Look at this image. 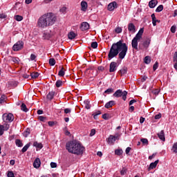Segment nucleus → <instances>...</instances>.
<instances>
[{
    "mask_svg": "<svg viewBox=\"0 0 177 177\" xmlns=\"http://www.w3.org/2000/svg\"><path fill=\"white\" fill-rule=\"evenodd\" d=\"M141 142L143 145H147L149 143V140L146 138H142Z\"/></svg>",
    "mask_w": 177,
    "mask_h": 177,
    "instance_id": "nucleus-50",
    "label": "nucleus"
},
{
    "mask_svg": "<svg viewBox=\"0 0 177 177\" xmlns=\"http://www.w3.org/2000/svg\"><path fill=\"white\" fill-rule=\"evenodd\" d=\"M143 28H140L138 31V32L136 35V36L133 37V39L131 41V46L133 49H136V50H139L138 48V42L142 39V37L143 35L144 32Z\"/></svg>",
    "mask_w": 177,
    "mask_h": 177,
    "instance_id": "nucleus-4",
    "label": "nucleus"
},
{
    "mask_svg": "<svg viewBox=\"0 0 177 177\" xmlns=\"http://www.w3.org/2000/svg\"><path fill=\"white\" fill-rule=\"evenodd\" d=\"M115 32H117V34H120V33L122 32V28L118 27L115 28Z\"/></svg>",
    "mask_w": 177,
    "mask_h": 177,
    "instance_id": "nucleus-47",
    "label": "nucleus"
},
{
    "mask_svg": "<svg viewBox=\"0 0 177 177\" xmlns=\"http://www.w3.org/2000/svg\"><path fill=\"white\" fill-rule=\"evenodd\" d=\"M48 124L49 127H53V125H55V122H53V121H49V122H48Z\"/></svg>",
    "mask_w": 177,
    "mask_h": 177,
    "instance_id": "nucleus-64",
    "label": "nucleus"
},
{
    "mask_svg": "<svg viewBox=\"0 0 177 177\" xmlns=\"http://www.w3.org/2000/svg\"><path fill=\"white\" fill-rule=\"evenodd\" d=\"M4 102H5V95H2L0 97V103L2 104V103H4Z\"/></svg>",
    "mask_w": 177,
    "mask_h": 177,
    "instance_id": "nucleus-60",
    "label": "nucleus"
},
{
    "mask_svg": "<svg viewBox=\"0 0 177 177\" xmlns=\"http://www.w3.org/2000/svg\"><path fill=\"white\" fill-rule=\"evenodd\" d=\"M66 10H67V8L62 7V8H60L59 12H61V13H66Z\"/></svg>",
    "mask_w": 177,
    "mask_h": 177,
    "instance_id": "nucleus-55",
    "label": "nucleus"
},
{
    "mask_svg": "<svg viewBox=\"0 0 177 177\" xmlns=\"http://www.w3.org/2000/svg\"><path fill=\"white\" fill-rule=\"evenodd\" d=\"M12 61L14 62V63L19 64V58L17 57H13Z\"/></svg>",
    "mask_w": 177,
    "mask_h": 177,
    "instance_id": "nucleus-63",
    "label": "nucleus"
},
{
    "mask_svg": "<svg viewBox=\"0 0 177 177\" xmlns=\"http://www.w3.org/2000/svg\"><path fill=\"white\" fill-rule=\"evenodd\" d=\"M3 127L4 131H8L9 128H10V126L9 125V124H5L4 125H3Z\"/></svg>",
    "mask_w": 177,
    "mask_h": 177,
    "instance_id": "nucleus-46",
    "label": "nucleus"
},
{
    "mask_svg": "<svg viewBox=\"0 0 177 177\" xmlns=\"http://www.w3.org/2000/svg\"><path fill=\"white\" fill-rule=\"evenodd\" d=\"M38 118H39V121H42V122H46V121L48 120L46 117H44V116H39Z\"/></svg>",
    "mask_w": 177,
    "mask_h": 177,
    "instance_id": "nucleus-40",
    "label": "nucleus"
},
{
    "mask_svg": "<svg viewBox=\"0 0 177 177\" xmlns=\"http://www.w3.org/2000/svg\"><path fill=\"white\" fill-rule=\"evenodd\" d=\"M14 19L17 21H21V20H23V16H21V15H15L14 17Z\"/></svg>",
    "mask_w": 177,
    "mask_h": 177,
    "instance_id": "nucleus-34",
    "label": "nucleus"
},
{
    "mask_svg": "<svg viewBox=\"0 0 177 177\" xmlns=\"http://www.w3.org/2000/svg\"><path fill=\"white\" fill-rule=\"evenodd\" d=\"M84 105L85 109H86L87 110H89V109H91V104L89 100H86L84 102Z\"/></svg>",
    "mask_w": 177,
    "mask_h": 177,
    "instance_id": "nucleus-24",
    "label": "nucleus"
},
{
    "mask_svg": "<svg viewBox=\"0 0 177 177\" xmlns=\"http://www.w3.org/2000/svg\"><path fill=\"white\" fill-rule=\"evenodd\" d=\"M173 62H177V52L174 53V55L173 57Z\"/></svg>",
    "mask_w": 177,
    "mask_h": 177,
    "instance_id": "nucleus-59",
    "label": "nucleus"
},
{
    "mask_svg": "<svg viewBox=\"0 0 177 177\" xmlns=\"http://www.w3.org/2000/svg\"><path fill=\"white\" fill-rule=\"evenodd\" d=\"M158 137L162 142H165V134L164 133V130H162L160 133H158Z\"/></svg>",
    "mask_w": 177,
    "mask_h": 177,
    "instance_id": "nucleus-16",
    "label": "nucleus"
},
{
    "mask_svg": "<svg viewBox=\"0 0 177 177\" xmlns=\"http://www.w3.org/2000/svg\"><path fill=\"white\" fill-rule=\"evenodd\" d=\"M63 131L66 136H71V133L68 131V129H67V127L64 128Z\"/></svg>",
    "mask_w": 177,
    "mask_h": 177,
    "instance_id": "nucleus-37",
    "label": "nucleus"
},
{
    "mask_svg": "<svg viewBox=\"0 0 177 177\" xmlns=\"http://www.w3.org/2000/svg\"><path fill=\"white\" fill-rule=\"evenodd\" d=\"M28 135H30V129H26V131L24 133V136H25V138H27V136H28Z\"/></svg>",
    "mask_w": 177,
    "mask_h": 177,
    "instance_id": "nucleus-52",
    "label": "nucleus"
},
{
    "mask_svg": "<svg viewBox=\"0 0 177 177\" xmlns=\"http://www.w3.org/2000/svg\"><path fill=\"white\" fill-rule=\"evenodd\" d=\"M127 72H128V68L125 66L119 71V73L121 74V75H124L127 74Z\"/></svg>",
    "mask_w": 177,
    "mask_h": 177,
    "instance_id": "nucleus-22",
    "label": "nucleus"
},
{
    "mask_svg": "<svg viewBox=\"0 0 177 177\" xmlns=\"http://www.w3.org/2000/svg\"><path fill=\"white\" fill-rule=\"evenodd\" d=\"M116 8H118V6H117V2H115V1L110 3L108 5V10H109V12H113V10L116 9Z\"/></svg>",
    "mask_w": 177,
    "mask_h": 177,
    "instance_id": "nucleus-11",
    "label": "nucleus"
},
{
    "mask_svg": "<svg viewBox=\"0 0 177 177\" xmlns=\"http://www.w3.org/2000/svg\"><path fill=\"white\" fill-rule=\"evenodd\" d=\"M33 146L35 147H37V149H42L44 147V146L42 145V143L38 142L37 141L33 143Z\"/></svg>",
    "mask_w": 177,
    "mask_h": 177,
    "instance_id": "nucleus-23",
    "label": "nucleus"
},
{
    "mask_svg": "<svg viewBox=\"0 0 177 177\" xmlns=\"http://www.w3.org/2000/svg\"><path fill=\"white\" fill-rule=\"evenodd\" d=\"M127 95H128V92L126 91H122V90L119 89L113 93V96L114 97H121L122 96V99H123V100H127Z\"/></svg>",
    "mask_w": 177,
    "mask_h": 177,
    "instance_id": "nucleus-6",
    "label": "nucleus"
},
{
    "mask_svg": "<svg viewBox=\"0 0 177 177\" xmlns=\"http://www.w3.org/2000/svg\"><path fill=\"white\" fill-rule=\"evenodd\" d=\"M117 62H111L109 65V73H115V71H117Z\"/></svg>",
    "mask_w": 177,
    "mask_h": 177,
    "instance_id": "nucleus-9",
    "label": "nucleus"
},
{
    "mask_svg": "<svg viewBox=\"0 0 177 177\" xmlns=\"http://www.w3.org/2000/svg\"><path fill=\"white\" fill-rule=\"evenodd\" d=\"M157 68H158V62H156L153 66V71H156V70H157Z\"/></svg>",
    "mask_w": 177,
    "mask_h": 177,
    "instance_id": "nucleus-48",
    "label": "nucleus"
},
{
    "mask_svg": "<svg viewBox=\"0 0 177 177\" xmlns=\"http://www.w3.org/2000/svg\"><path fill=\"white\" fill-rule=\"evenodd\" d=\"M122 153H124L122 149H115V154L116 156H122Z\"/></svg>",
    "mask_w": 177,
    "mask_h": 177,
    "instance_id": "nucleus-33",
    "label": "nucleus"
},
{
    "mask_svg": "<svg viewBox=\"0 0 177 177\" xmlns=\"http://www.w3.org/2000/svg\"><path fill=\"white\" fill-rule=\"evenodd\" d=\"M176 31V26H172L171 27V32L173 34H175Z\"/></svg>",
    "mask_w": 177,
    "mask_h": 177,
    "instance_id": "nucleus-51",
    "label": "nucleus"
},
{
    "mask_svg": "<svg viewBox=\"0 0 177 177\" xmlns=\"http://www.w3.org/2000/svg\"><path fill=\"white\" fill-rule=\"evenodd\" d=\"M30 77L31 78H32L33 80H35V78H38V77H39V73L38 72H33L30 73Z\"/></svg>",
    "mask_w": 177,
    "mask_h": 177,
    "instance_id": "nucleus-25",
    "label": "nucleus"
},
{
    "mask_svg": "<svg viewBox=\"0 0 177 177\" xmlns=\"http://www.w3.org/2000/svg\"><path fill=\"white\" fill-rule=\"evenodd\" d=\"M50 167H51V168H56L57 167V164H56V162H52L50 163Z\"/></svg>",
    "mask_w": 177,
    "mask_h": 177,
    "instance_id": "nucleus-61",
    "label": "nucleus"
},
{
    "mask_svg": "<svg viewBox=\"0 0 177 177\" xmlns=\"http://www.w3.org/2000/svg\"><path fill=\"white\" fill-rule=\"evenodd\" d=\"M24 48V42L23 41H18L15 44L12 46V50L14 52H19V50H21Z\"/></svg>",
    "mask_w": 177,
    "mask_h": 177,
    "instance_id": "nucleus-7",
    "label": "nucleus"
},
{
    "mask_svg": "<svg viewBox=\"0 0 177 177\" xmlns=\"http://www.w3.org/2000/svg\"><path fill=\"white\" fill-rule=\"evenodd\" d=\"M64 113H65V114H69V113H71V109L66 108L64 109Z\"/></svg>",
    "mask_w": 177,
    "mask_h": 177,
    "instance_id": "nucleus-58",
    "label": "nucleus"
},
{
    "mask_svg": "<svg viewBox=\"0 0 177 177\" xmlns=\"http://www.w3.org/2000/svg\"><path fill=\"white\" fill-rule=\"evenodd\" d=\"M21 110H22V111H24L25 113H27V111H28V109L27 108V106L26 105V104L24 103L21 104Z\"/></svg>",
    "mask_w": 177,
    "mask_h": 177,
    "instance_id": "nucleus-28",
    "label": "nucleus"
},
{
    "mask_svg": "<svg viewBox=\"0 0 177 177\" xmlns=\"http://www.w3.org/2000/svg\"><path fill=\"white\" fill-rule=\"evenodd\" d=\"M80 30H82V31L89 30V24H88V22H82L80 26Z\"/></svg>",
    "mask_w": 177,
    "mask_h": 177,
    "instance_id": "nucleus-12",
    "label": "nucleus"
},
{
    "mask_svg": "<svg viewBox=\"0 0 177 177\" xmlns=\"http://www.w3.org/2000/svg\"><path fill=\"white\" fill-rule=\"evenodd\" d=\"M3 125L0 124V136H2L3 135Z\"/></svg>",
    "mask_w": 177,
    "mask_h": 177,
    "instance_id": "nucleus-53",
    "label": "nucleus"
},
{
    "mask_svg": "<svg viewBox=\"0 0 177 177\" xmlns=\"http://www.w3.org/2000/svg\"><path fill=\"white\" fill-rule=\"evenodd\" d=\"M144 62L146 64H150L151 62V59L150 58V57L149 56H146L145 57Z\"/></svg>",
    "mask_w": 177,
    "mask_h": 177,
    "instance_id": "nucleus-32",
    "label": "nucleus"
},
{
    "mask_svg": "<svg viewBox=\"0 0 177 177\" xmlns=\"http://www.w3.org/2000/svg\"><path fill=\"white\" fill-rule=\"evenodd\" d=\"M159 162V160H156L155 162H151L150 165H149V167L148 168V171H150L151 169H154V168H156V167H157V165L158 164Z\"/></svg>",
    "mask_w": 177,
    "mask_h": 177,
    "instance_id": "nucleus-15",
    "label": "nucleus"
},
{
    "mask_svg": "<svg viewBox=\"0 0 177 177\" xmlns=\"http://www.w3.org/2000/svg\"><path fill=\"white\" fill-rule=\"evenodd\" d=\"M15 145L18 147H23V142H21V140L17 139L15 140Z\"/></svg>",
    "mask_w": 177,
    "mask_h": 177,
    "instance_id": "nucleus-31",
    "label": "nucleus"
},
{
    "mask_svg": "<svg viewBox=\"0 0 177 177\" xmlns=\"http://www.w3.org/2000/svg\"><path fill=\"white\" fill-rule=\"evenodd\" d=\"M151 17L152 19L153 26H157V23H160V21L157 20V19L156 18V15L152 14L151 15Z\"/></svg>",
    "mask_w": 177,
    "mask_h": 177,
    "instance_id": "nucleus-18",
    "label": "nucleus"
},
{
    "mask_svg": "<svg viewBox=\"0 0 177 177\" xmlns=\"http://www.w3.org/2000/svg\"><path fill=\"white\" fill-rule=\"evenodd\" d=\"M57 17L53 12H47L41 16L37 20V27L39 28H46L50 27L56 23Z\"/></svg>",
    "mask_w": 177,
    "mask_h": 177,
    "instance_id": "nucleus-2",
    "label": "nucleus"
},
{
    "mask_svg": "<svg viewBox=\"0 0 177 177\" xmlns=\"http://www.w3.org/2000/svg\"><path fill=\"white\" fill-rule=\"evenodd\" d=\"M15 120V116L12 113H4L3 115V120L4 122H12Z\"/></svg>",
    "mask_w": 177,
    "mask_h": 177,
    "instance_id": "nucleus-8",
    "label": "nucleus"
},
{
    "mask_svg": "<svg viewBox=\"0 0 177 177\" xmlns=\"http://www.w3.org/2000/svg\"><path fill=\"white\" fill-rule=\"evenodd\" d=\"M53 97H55V91H50L47 95V99H48V100H52Z\"/></svg>",
    "mask_w": 177,
    "mask_h": 177,
    "instance_id": "nucleus-21",
    "label": "nucleus"
},
{
    "mask_svg": "<svg viewBox=\"0 0 177 177\" xmlns=\"http://www.w3.org/2000/svg\"><path fill=\"white\" fill-rule=\"evenodd\" d=\"M30 147V144H26L21 149V151L23 153H26L27 150H28V148Z\"/></svg>",
    "mask_w": 177,
    "mask_h": 177,
    "instance_id": "nucleus-35",
    "label": "nucleus"
},
{
    "mask_svg": "<svg viewBox=\"0 0 177 177\" xmlns=\"http://www.w3.org/2000/svg\"><path fill=\"white\" fill-rule=\"evenodd\" d=\"M63 84V82L62 80H57L55 83V85L57 86V88H60V86H62Z\"/></svg>",
    "mask_w": 177,
    "mask_h": 177,
    "instance_id": "nucleus-41",
    "label": "nucleus"
},
{
    "mask_svg": "<svg viewBox=\"0 0 177 177\" xmlns=\"http://www.w3.org/2000/svg\"><path fill=\"white\" fill-rule=\"evenodd\" d=\"M164 9V6L162 5H160L156 9V12H162V10Z\"/></svg>",
    "mask_w": 177,
    "mask_h": 177,
    "instance_id": "nucleus-39",
    "label": "nucleus"
},
{
    "mask_svg": "<svg viewBox=\"0 0 177 177\" xmlns=\"http://www.w3.org/2000/svg\"><path fill=\"white\" fill-rule=\"evenodd\" d=\"M114 104H115V101L111 100V101L106 102L104 107H105V109H110L112 106H113Z\"/></svg>",
    "mask_w": 177,
    "mask_h": 177,
    "instance_id": "nucleus-17",
    "label": "nucleus"
},
{
    "mask_svg": "<svg viewBox=\"0 0 177 177\" xmlns=\"http://www.w3.org/2000/svg\"><path fill=\"white\" fill-rule=\"evenodd\" d=\"M127 52L128 46H127L125 43H122V40H120L112 44L108 53V60H111V59H114V57H117V56H118L120 60H122L125 59Z\"/></svg>",
    "mask_w": 177,
    "mask_h": 177,
    "instance_id": "nucleus-1",
    "label": "nucleus"
},
{
    "mask_svg": "<svg viewBox=\"0 0 177 177\" xmlns=\"http://www.w3.org/2000/svg\"><path fill=\"white\" fill-rule=\"evenodd\" d=\"M157 3H158V1L157 0H151L149 3V6L151 8V9H153V8H156L157 6Z\"/></svg>",
    "mask_w": 177,
    "mask_h": 177,
    "instance_id": "nucleus-14",
    "label": "nucleus"
},
{
    "mask_svg": "<svg viewBox=\"0 0 177 177\" xmlns=\"http://www.w3.org/2000/svg\"><path fill=\"white\" fill-rule=\"evenodd\" d=\"M102 114V112L100 111H97V112H95L93 115V117H97V115H100Z\"/></svg>",
    "mask_w": 177,
    "mask_h": 177,
    "instance_id": "nucleus-54",
    "label": "nucleus"
},
{
    "mask_svg": "<svg viewBox=\"0 0 177 177\" xmlns=\"http://www.w3.org/2000/svg\"><path fill=\"white\" fill-rule=\"evenodd\" d=\"M8 17V15H6L5 13H0V20H2L3 19H6Z\"/></svg>",
    "mask_w": 177,
    "mask_h": 177,
    "instance_id": "nucleus-44",
    "label": "nucleus"
},
{
    "mask_svg": "<svg viewBox=\"0 0 177 177\" xmlns=\"http://www.w3.org/2000/svg\"><path fill=\"white\" fill-rule=\"evenodd\" d=\"M49 64L50 66H55L56 64V60L54 58H50L49 59Z\"/></svg>",
    "mask_w": 177,
    "mask_h": 177,
    "instance_id": "nucleus-38",
    "label": "nucleus"
},
{
    "mask_svg": "<svg viewBox=\"0 0 177 177\" xmlns=\"http://www.w3.org/2000/svg\"><path fill=\"white\" fill-rule=\"evenodd\" d=\"M107 142H108L110 145H113V143H114V142H115L114 136H111H111L108 138Z\"/></svg>",
    "mask_w": 177,
    "mask_h": 177,
    "instance_id": "nucleus-20",
    "label": "nucleus"
},
{
    "mask_svg": "<svg viewBox=\"0 0 177 177\" xmlns=\"http://www.w3.org/2000/svg\"><path fill=\"white\" fill-rule=\"evenodd\" d=\"M66 70L64 67H62L61 70L58 73L59 77H64Z\"/></svg>",
    "mask_w": 177,
    "mask_h": 177,
    "instance_id": "nucleus-27",
    "label": "nucleus"
},
{
    "mask_svg": "<svg viewBox=\"0 0 177 177\" xmlns=\"http://www.w3.org/2000/svg\"><path fill=\"white\" fill-rule=\"evenodd\" d=\"M43 39H50V34L49 33H44L43 34Z\"/></svg>",
    "mask_w": 177,
    "mask_h": 177,
    "instance_id": "nucleus-36",
    "label": "nucleus"
},
{
    "mask_svg": "<svg viewBox=\"0 0 177 177\" xmlns=\"http://www.w3.org/2000/svg\"><path fill=\"white\" fill-rule=\"evenodd\" d=\"M121 175H125L127 174V168L123 167L120 171Z\"/></svg>",
    "mask_w": 177,
    "mask_h": 177,
    "instance_id": "nucleus-49",
    "label": "nucleus"
},
{
    "mask_svg": "<svg viewBox=\"0 0 177 177\" xmlns=\"http://www.w3.org/2000/svg\"><path fill=\"white\" fill-rule=\"evenodd\" d=\"M153 95H155V96H157L158 93H160V89H154L152 91Z\"/></svg>",
    "mask_w": 177,
    "mask_h": 177,
    "instance_id": "nucleus-43",
    "label": "nucleus"
},
{
    "mask_svg": "<svg viewBox=\"0 0 177 177\" xmlns=\"http://www.w3.org/2000/svg\"><path fill=\"white\" fill-rule=\"evenodd\" d=\"M34 168H39L41 167V159L39 158H37L33 162Z\"/></svg>",
    "mask_w": 177,
    "mask_h": 177,
    "instance_id": "nucleus-13",
    "label": "nucleus"
},
{
    "mask_svg": "<svg viewBox=\"0 0 177 177\" xmlns=\"http://www.w3.org/2000/svg\"><path fill=\"white\" fill-rule=\"evenodd\" d=\"M66 149L68 150V153L77 154V156H81L84 154V151H85V147L82 146L77 140H72L67 142Z\"/></svg>",
    "mask_w": 177,
    "mask_h": 177,
    "instance_id": "nucleus-3",
    "label": "nucleus"
},
{
    "mask_svg": "<svg viewBox=\"0 0 177 177\" xmlns=\"http://www.w3.org/2000/svg\"><path fill=\"white\" fill-rule=\"evenodd\" d=\"M82 10L83 12H86V9H88V3L86 1L81 2Z\"/></svg>",
    "mask_w": 177,
    "mask_h": 177,
    "instance_id": "nucleus-19",
    "label": "nucleus"
},
{
    "mask_svg": "<svg viewBox=\"0 0 177 177\" xmlns=\"http://www.w3.org/2000/svg\"><path fill=\"white\" fill-rule=\"evenodd\" d=\"M77 37V35L74 32H71L68 34V37L69 39H74Z\"/></svg>",
    "mask_w": 177,
    "mask_h": 177,
    "instance_id": "nucleus-26",
    "label": "nucleus"
},
{
    "mask_svg": "<svg viewBox=\"0 0 177 177\" xmlns=\"http://www.w3.org/2000/svg\"><path fill=\"white\" fill-rule=\"evenodd\" d=\"M102 118L104 120H109V118H110V115L108 113H104L102 115Z\"/></svg>",
    "mask_w": 177,
    "mask_h": 177,
    "instance_id": "nucleus-45",
    "label": "nucleus"
},
{
    "mask_svg": "<svg viewBox=\"0 0 177 177\" xmlns=\"http://www.w3.org/2000/svg\"><path fill=\"white\" fill-rule=\"evenodd\" d=\"M35 59H37V56L34 54H31L30 55V60H35Z\"/></svg>",
    "mask_w": 177,
    "mask_h": 177,
    "instance_id": "nucleus-62",
    "label": "nucleus"
},
{
    "mask_svg": "<svg viewBox=\"0 0 177 177\" xmlns=\"http://www.w3.org/2000/svg\"><path fill=\"white\" fill-rule=\"evenodd\" d=\"M171 151H173V153H174L175 154H177V142H175L172 147H171Z\"/></svg>",
    "mask_w": 177,
    "mask_h": 177,
    "instance_id": "nucleus-30",
    "label": "nucleus"
},
{
    "mask_svg": "<svg viewBox=\"0 0 177 177\" xmlns=\"http://www.w3.org/2000/svg\"><path fill=\"white\" fill-rule=\"evenodd\" d=\"M7 176L8 177H15V174H13V171H8Z\"/></svg>",
    "mask_w": 177,
    "mask_h": 177,
    "instance_id": "nucleus-56",
    "label": "nucleus"
},
{
    "mask_svg": "<svg viewBox=\"0 0 177 177\" xmlns=\"http://www.w3.org/2000/svg\"><path fill=\"white\" fill-rule=\"evenodd\" d=\"M95 133H96V130L95 129H91V133H90V136H95Z\"/></svg>",
    "mask_w": 177,
    "mask_h": 177,
    "instance_id": "nucleus-57",
    "label": "nucleus"
},
{
    "mask_svg": "<svg viewBox=\"0 0 177 177\" xmlns=\"http://www.w3.org/2000/svg\"><path fill=\"white\" fill-rule=\"evenodd\" d=\"M104 93H106V95H110L111 93H114V88H109L108 89H106Z\"/></svg>",
    "mask_w": 177,
    "mask_h": 177,
    "instance_id": "nucleus-29",
    "label": "nucleus"
},
{
    "mask_svg": "<svg viewBox=\"0 0 177 177\" xmlns=\"http://www.w3.org/2000/svg\"><path fill=\"white\" fill-rule=\"evenodd\" d=\"M151 39L147 37L143 41H141L138 47V50H143V49H148L150 46Z\"/></svg>",
    "mask_w": 177,
    "mask_h": 177,
    "instance_id": "nucleus-5",
    "label": "nucleus"
},
{
    "mask_svg": "<svg viewBox=\"0 0 177 177\" xmlns=\"http://www.w3.org/2000/svg\"><path fill=\"white\" fill-rule=\"evenodd\" d=\"M128 30L131 34H135L136 32V26L132 23L128 24Z\"/></svg>",
    "mask_w": 177,
    "mask_h": 177,
    "instance_id": "nucleus-10",
    "label": "nucleus"
},
{
    "mask_svg": "<svg viewBox=\"0 0 177 177\" xmlns=\"http://www.w3.org/2000/svg\"><path fill=\"white\" fill-rule=\"evenodd\" d=\"M91 48H93V49H96V48H97V42L96 41H93L91 43Z\"/></svg>",
    "mask_w": 177,
    "mask_h": 177,
    "instance_id": "nucleus-42",
    "label": "nucleus"
}]
</instances>
